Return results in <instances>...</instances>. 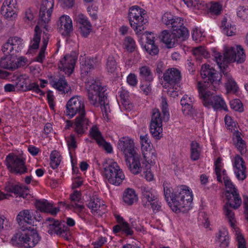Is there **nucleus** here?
<instances>
[{
	"label": "nucleus",
	"instance_id": "f257e3e1",
	"mask_svg": "<svg viewBox=\"0 0 248 248\" xmlns=\"http://www.w3.org/2000/svg\"><path fill=\"white\" fill-rule=\"evenodd\" d=\"M214 58L226 78L225 87L227 92L235 93L238 87L236 82L227 70L228 64L234 62L240 63L243 62L246 59L243 49L240 46L236 47L231 46L225 49L223 56L220 53H215Z\"/></svg>",
	"mask_w": 248,
	"mask_h": 248
},
{
	"label": "nucleus",
	"instance_id": "f03ea898",
	"mask_svg": "<svg viewBox=\"0 0 248 248\" xmlns=\"http://www.w3.org/2000/svg\"><path fill=\"white\" fill-rule=\"evenodd\" d=\"M86 88L90 103L95 107H100L104 118L108 120L110 112L106 87L102 86L99 81L90 77L86 81Z\"/></svg>",
	"mask_w": 248,
	"mask_h": 248
},
{
	"label": "nucleus",
	"instance_id": "7ed1b4c3",
	"mask_svg": "<svg viewBox=\"0 0 248 248\" xmlns=\"http://www.w3.org/2000/svg\"><path fill=\"white\" fill-rule=\"evenodd\" d=\"M65 115L73 118L78 116L75 120V131L78 134L82 135L88 129L89 120L86 117L85 105L78 97H73L67 103Z\"/></svg>",
	"mask_w": 248,
	"mask_h": 248
},
{
	"label": "nucleus",
	"instance_id": "20e7f679",
	"mask_svg": "<svg viewBox=\"0 0 248 248\" xmlns=\"http://www.w3.org/2000/svg\"><path fill=\"white\" fill-rule=\"evenodd\" d=\"M118 148L124 155L126 164L130 171L134 174L141 172L140 155L136 152L133 140L127 137L121 138Z\"/></svg>",
	"mask_w": 248,
	"mask_h": 248
},
{
	"label": "nucleus",
	"instance_id": "39448f33",
	"mask_svg": "<svg viewBox=\"0 0 248 248\" xmlns=\"http://www.w3.org/2000/svg\"><path fill=\"white\" fill-rule=\"evenodd\" d=\"M54 7V0H42L41 5L39 17L37 25L35 27L34 34L32 39V49L38 48L41 40L40 28L46 30L47 24L50 20V16Z\"/></svg>",
	"mask_w": 248,
	"mask_h": 248
},
{
	"label": "nucleus",
	"instance_id": "423d86ee",
	"mask_svg": "<svg viewBox=\"0 0 248 248\" xmlns=\"http://www.w3.org/2000/svg\"><path fill=\"white\" fill-rule=\"evenodd\" d=\"M201 75L203 82L198 83L199 93L210 90L216 91L219 87L221 76L210 65H203L201 69Z\"/></svg>",
	"mask_w": 248,
	"mask_h": 248
},
{
	"label": "nucleus",
	"instance_id": "0eeeda50",
	"mask_svg": "<svg viewBox=\"0 0 248 248\" xmlns=\"http://www.w3.org/2000/svg\"><path fill=\"white\" fill-rule=\"evenodd\" d=\"M225 196L227 202L224 205V213L232 227H234V213L231 208L237 209L239 208L242 203V200L238 190L230 192H225Z\"/></svg>",
	"mask_w": 248,
	"mask_h": 248
},
{
	"label": "nucleus",
	"instance_id": "6e6552de",
	"mask_svg": "<svg viewBox=\"0 0 248 248\" xmlns=\"http://www.w3.org/2000/svg\"><path fill=\"white\" fill-rule=\"evenodd\" d=\"M146 11L138 6L130 8L128 13V19L131 27L138 33L143 30V26L148 23Z\"/></svg>",
	"mask_w": 248,
	"mask_h": 248
},
{
	"label": "nucleus",
	"instance_id": "1a4fd4ad",
	"mask_svg": "<svg viewBox=\"0 0 248 248\" xmlns=\"http://www.w3.org/2000/svg\"><path fill=\"white\" fill-rule=\"evenodd\" d=\"M104 166V175L108 182L113 185L119 186L124 179V175L115 162L106 164Z\"/></svg>",
	"mask_w": 248,
	"mask_h": 248
},
{
	"label": "nucleus",
	"instance_id": "9d476101",
	"mask_svg": "<svg viewBox=\"0 0 248 248\" xmlns=\"http://www.w3.org/2000/svg\"><path fill=\"white\" fill-rule=\"evenodd\" d=\"M164 196L166 201L173 211L176 212L185 207L186 203L184 200L185 196L181 191L174 193L172 189L164 187Z\"/></svg>",
	"mask_w": 248,
	"mask_h": 248
},
{
	"label": "nucleus",
	"instance_id": "9b49d317",
	"mask_svg": "<svg viewBox=\"0 0 248 248\" xmlns=\"http://www.w3.org/2000/svg\"><path fill=\"white\" fill-rule=\"evenodd\" d=\"M47 224V232L52 235L55 234L61 236L65 240H69L70 233L68 227L64 224V222L55 220L53 218L47 217L44 222Z\"/></svg>",
	"mask_w": 248,
	"mask_h": 248
},
{
	"label": "nucleus",
	"instance_id": "f8f14e48",
	"mask_svg": "<svg viewBox=\"0 0 248 248\" xmlns=\"http://www.w3.org/2000/svg\"><path fill=\"white\" fill-rule=\"evenodd\" d=\"M199 96L202 100V103L204 106L212 107L215 109H223L226 111H228L227 105L221 96L212 95L209 91L200 93Z\"/></svg>",
	"mask_w": 248,
	"mask_h": 248
},
{
	"label": "nucleus",
	"instance_id": "ddd939ff",
	"mask_svg": "<svg viewBox=\"0 0 248 248\" xmlns=\"http://www.w3.org/2000/svg\"><path fill=\"white\" fill-rule=\"evenodd\" d=\"M5 161L6 166L11 173L22 175L27 172L25 159L22 157L10 154L6 156Z\"/></svg>",
	"mask_w": 248,
	"mask_h": 248
},
{
	"label": "nucleus",
	"instance_id": "4468645a",
	"mask_svg": "<svg viewBox=\"0 0 248 248\" xmlns=\"http://www.w3.org/2000/svg\"><path fill=\"white\" fill-rule=\"evenodd\" d=\"M28 62L27 58L24 57L17 58L14 53L3 57L0 60V67L4 69L14 70L19 67L25 66Z\"/></svg>",
	"mask_w": 248,
	"mask_h": 248
},
{
	"label": "nucleus",
	"instance_id": "2eb2a0df",
	"mask_svg": "<svg viewBox=\"0 0 248 248\" xmlns=\"http://www.w3.org/2000/svg\"><path fill=\"white\" fill-rule=\"evenodd\" d=\"M162 118L158 109L154 108L152 110L150 122V132L156 139H159L162 132Z\"/></svg>",
	"mask_w": 248,
	"mask_h": 248
},
{
	"label": "nucleus",
	"instance_id": "dca6fc26",
	"mask_svg": "<svg viewBox=\"0 0 248 248\" xmlns=\"http://www.w3.org/2000/svg\"><path fill=\"white\" fill-rule=\"evenodd\" d=\"M16 79L17 82H16V86L18 89L24 92L32 90L33 92L41 95L44 94L43 91L39 88L37 83L30 82L28 76L26 75H20L17 77Z\"/></svg>",
	"mask_w": 248,
	"mask_h": 248
},
{
	"label": "nucleus",
	"instance_id": "f3484780",
	"mask_svg": "<svg viewBox=\"0 0 248 248\" xmlns=\"http://www.w3.org/2000/svg\"><path fill=\"white\" fill-rule=\"evenodd\" d=\"M16 221L22 231L29 230L33 223V213L27 209L20 211L16 217Z\"/></svg>",
	"mask_w": 248,
	"mask_h": 248
},
{
	"label": "nucleus",
	"instance_id": "a211bd4d",
	"mask_svg": "<svg viewBox=\"0 0 248 248\" xmlns=\"http://www.w3.org/2000/svg\"><path fill=\"white\" fill-rule=\"evenodd\" d=\"M81 193L75 190L70 195V203L68 204L63 202H61L59 203L65 206L66 209H73L75 211L81 212L84 208V206L81 204Z\"/></svg>",
	"mask_w": 248,
	"mask_h": 248
},
{
	"label": "nucleus",
	"instance_id": "6ab92c4d",
	"mask_svg": "<svg viewBox=\"0 0 248 248\" xmlns=\"http://www.w3.org/2000/svg\"><path fill=\"white\" fill-rule=\"evenodd\" d=\"M77 58L74 55H66L60 61L58 64L59 69L70 76L73 72L76 64Z\"/></svg>",
	"mask_w": 248,
	"mask_h": 248
},
{
	"label": "nucleus",
	"instance_id": "aec40b11",
	"mask_svg": "<svg viewBox=\"0 0 248 248\" xmlns=\"http://www.w3.org/2000/svg\"><path fill=\"white\" fill-rule=\"evenodd\" d=\"M59 31L63 36H69L73 31L72 21L70 17L66 15L62 16L57 22Z\"/></svg>",
	"mask_w": 248,
	"mask_h": 248
},
{
	"label": "nucleus",
	"instance_id": "412c9836",
	"mask_svg": "<svg viewBox=\"0 0 248 248\" xmlns=\"http://www.w3.org/2000/svg\"><path fill=\"white\" fill-rule=\"evenodd\" d=\"M233 170L237 178L244 180L246 178V167L244 159L239 155L234 158Z\"/></svg>",
	"mask_w": 248,
	"mask_h": 248
},
{
	"label": "nucleus",
	"instance_id": "4be33fe9",
	"mask_svg": "<svg viewBox=\"0 0 248 248\" xmlns=\"http://www.w3.org/2000/svg\"><path fill=\"white\" fill-rule=\"evenodd\" d=\"M88 207L91 210L92 213L102 216L105 213V206L101 204L100 199L96 196H93L87 203Z\"/></svg>",
	"mask_w": 248,
	"mask_h": 248
},
{
	"label": "nucleus",
	"instance_id": "5701e85b",
	"mask_svg": "<svg viewBox=\"0 0 248 248\" xmlns=\"http://www.w3.org/2000/svg\"><path fill=\"white\" fill-rule=\"evenodd\" d=\"M164 80L170 85L178 83L181 79V73L175 68L167 70L163 75Z\"/></svg>",
	"mask_w": 248,
	"mask_h": 248
},
{
	"label": "nucleus",
	"instance_id": "b1692460",
	"mask_svg": "<svg viewBox=\"0 0 248 248\" xmlns=\"http://www.w3.org/2000/svg\"><path fill=\"white\" fill-rule=\"evenodd\" d=\"M35 206L41 212L49 213L52 215H56L59 211V208H53L52 204L46 200L36 201Z\"/></svg>",
	"mask_w": 248,
	"mask_h": 248
},
{
	"label": "nucleus",
	"instance_id": "393cba45",
	"mask_svg": "<svg viewBox=\"0 0 248 248\" xmlns=\"http://www.w3.org/2000/svg\"><path fill=\"white\" fill-rule=\"evenodd\" d=\"M145 33L147 35V41L144 46L146 51L152 56L158 54L159 48L155 44V37L153 36L152 32L146 31Z\"/></svg>",
	"mask_w": 248,
	"mask_h": 248
},
{
	"label": "nucleus",
	"instance_id": "a878e982",
	"mask_svg": "<svg viewBox=\"0 0 248 248\" xmlns=\"http://www.w3.org/2000/svg\"><path fill=\"white\" fill-rule=\"evenodd\" d=\"M173 34L172 31L170 33L167 30H164L162 31L160 38L162 42H163L168 48H171L174 46L177 40Z\"/></svg>",
	"mask_w": 248,
	"mask_h": 248
},
{
	"label": "nucleus",
	"instance_id": "bb28decb",
	"mask_svg": "<svg viewBox=\"0 0 248 248\" xmlns=\"http://www.w3.org/2000/svg\"><path fill=\"white\" fill-rule=\"evenodd\" d=\"M40 237L36 232H31L27 233L25 241L24 248H31L34 247L40 240Z\"/></svg>",
	"mask_w": 248,
	"mask_h": 248
},
{
	"label": "nucleus",
	"instance_id": "cd10ccee",
	"mask_svg": "<svg viewBox=\"0 0 248 248\" xmlns=\"http://www.w3.org/2000/svg\"><path fill=\"white\" fill-rule=\"evenodd\" d=\"M53 86L64 94L71 92V87L68 84L64 77L60 78L57 81L54 82Z\"/></svg>",
	"mask_w": 248,
	"mask_h": 248
},
{
	"label": "nucleus",
	"instance_id": "c85d7f7f",
	"mask_svg": "<svg viewBox=\"0 0 248 248\" xmlns=\"http://www.w3.org/2000/svg\"><path fill=\"white\" fill-rule=\"evenodd\" d=\"M138 200V197L134 189L128 188L123 194V201L127 205H131Z\"/></svg>",
	"mask_w": 248,
	"mask_h": 248
},
{
	"label": "nucleus",
	"instance_id": "c756f323",
	"mask_svg": "<svg viewBox=\"0 0 248 248\" xmlns=\"http://www.w3.org/2000/svg\"><path fill=\"white\" fill-rule=\"evenodd\" d=\"M142 195L143 205L145 207L148 206V203L157 198L152 190L145 187L142 188Z\"/></svg>",
	"mask_w": 248,
	"mask_h": 248
},
{
	"label": "nucleus",
	"instance_id": "7c9ffc66",
	"mask_svg": "<svg viewBox=\"0 0 248 248\" xmlns=\"http://www.w3.org/2000/svg\"><path fill=\"white\" fill-rule=\"evenodd\" d=\"M26 233L18 232L15 234L12 237L10 243L15 246L24 247L25 241L26 237Z\"/></svg>",
	"mask_w": 248,
	"mask_h": 248
},
{
	"label": "nucleus",
	"instance_id": "2f4dec72",
	"mask_svg": "<svg viewBox=\"0 0 248 248\" xmlns=\"http://www.w3.org/2000/svg\"><path fill=\"white\" fill-rule=\"evenodd\" d=\"M217 238L220 243V246L223 248H227L229 244V238L227 230L224 228L219 230Z\"/></svg>",
	"mask_w": 248,
	"mask_h": 248
},
{
	"label": "nucleus",
	"instance_id": "473e14b6",
	"mask_svg": "<svg viewBox=\"0 0 248 248\" xmlns=\"http://www.w3.org/2000/svg\"><path fill=\"white\" fill-rule=\"evenodd\" d=\"M5 190L24 198V190L22 186L13 184H8L5 187Z\"/></svg>",
	"mask_w": 248,
	"mask_h": 248
},
{
	"label": "nucleus",
	"instance_id": "72a5a7b5",
	"mask_svg": "<svg viewBox=\"0 0 248 248\" xmlns=\"http://www.w3.org/2000/svg\"><path fill=\"white\" fill-rule=\"evenodd\" d=\"M95 64V59L93 58H87L84 64L81 66V74L82 77L88 75L89 70L93 68Z\"/></svg>",
	"mask_w": 248,
	"mask_h": 248
},
{
	"label": "nucleus",
	"instance_id": "f704fd0d",
	"mask_svg": "<svg viewBox=\"0 0 248 248\" xmlns=\"http://www.w3.org/2000/svg\"><path fill=\"white\" fill-rule=\"evenodd\" d=\"M48 40L49 35L46 33L44 32L42 40L43 45L38 56L36 58V61L42 62L45 58V52L48 44Z\"/></svg>",
	"mask_w": 248,
	"mask_h": 248
},
{
	"label": "nucleus",
	"instance_id": "c9c22d12",
	"mask_svg": "<svg viewBox=\"0 0 248 248\" xmlns=\"http://www.w3.org/2000/svg\"><path fill=\"white\" fill-rule=\"evenodd\" d=\"M140 76L141 80L148 82L153 80V77L150 68L146 66H143L140 68Z\"/></svg>",
	"mask_w": 248,
	"mask_h": 248
},
{
	"label": "nucleus",
	"instance_id": "e433bc0d",
	"mask_svg": "<svg viewBox=\"0 0 248 248\" xmlns=\"http://www.w3.org/2000/svg\"><path fill=\"white\" fill-rule=\"evenodd\" d=\"M15 7L14 4L7 6H2L0 11L2 15H4L6 18H15L16 16V12L15 10Z\"/></svg>",
	"mask_w": 248,
	"mask_h": 248
},
{
	"label": "nucleus",
	"instance_id": "4c0bfd02",
	"mask_svg": "<svg viewBox=\"0 0 248 248\" xmlns=\"http://www.w3.org/2000/svg\"><path fill=\"white\" fill-rule=\"evenodd\" d=\"M120 96L121 103L126 110H130L133 108V105L130 104L128 100V92L125 90H122L120 92Z\"/></svg>",
	"mask_w": 248,
	"mask_h": 248
},
{
	"label": "nucleus",
	"instance_id": "58836bf2",
	"mask_svg": "<svg viewBox=\"0 0 248 248\" xmlns=\"http://www.w3.org/2000/svg\"><path fill=\"white\" fill-rule=\"evenodd\" d=\"M50 166L53 169H56L60 164L61 161V155L58 151H53L50 156Z\"/></svg>",
	"mask_w": 248,
	"mask_h": 248
},
{
	"label": "nucleus",
	"instance_id": "ea45409f",
	"mask_svg": "<svg viewBox=\"0 0 248 248\" xmlns=\"http://www.w3.org/2000/svg\"><path fill=\"white\" fill-rule=\"evenodd\" d=\"M200 155L199 144L195 141L191 143V158L193 160H197Z\"/></svg>",
	"mask_w": 248,
	"mask_h": 248
},
{
	"label": "nucleus",
	"instance_id": "a19ab883",
	"mask_svg": "<svg viewBox=\"0 0 248 248\" xmlns=\"http://www.w3.org/2000/svg\"><path fill=\"white\" fill-rule=\"evenodd\" d=\"M116 218L117 222L120 225H122L123 231L127 235H132L133 232L131 230L130 225L127 222L124 221L123 218L119 215L116 216Z\"/></svg>",
	"mask_w": 248,
	"mask_h": 248
},
{
	"label": "nucleus",
	"instance_id": "79ce46f5",
	"mask_svg": "<svg viewBox=\"0 0 248 248\" xmlns=\"http://www.w3.org/2000/svg\"><path fill=\"white\" fill-rule=\"evenodd\" d=\"M142 155L145 161L149 164H153L155 163L156 158V154L154 150L148 149L147 151L142 152Z\"/></svg>",
	"mask_w": 248,
	"mask_h": 248
},
{
	"label": "nucleus",
	"instance_id": "37998d69",
	"mask_svg": "<svg viewBox=\"0 0 248 248\" xmlns=\"http://www.w3.org/2000/svg\"><path fill=\"white\" fill-rule=\"evenodd\" d=\"M172 33L175 35L177 40L179 38L185 39L188 36V31L187 29L184 26L182 28L176 29L172 31Z\"/></svg>",
	"mask_w": 248,
	"mask_h": 248
},
{
	"label": "nucleus",
	"instance_id": "c03bdc74",
	"mask_svg": "<svg viewBox=\"0 0 248 248\" xmlns=\"http://www.w3.org/2000/svg\"><path fill=\"white\" fill-rule=\"evenodd\" d=\"M124 45L126 50L130 53L134 51L136 47L135 41L130 36L125 37L124 40Z\"/></svg>",
	"mask_w": 248,
	"mask_h": 248
},
{
	"label": "nucleus",
	"instance_id": "a18cd8bd",
	"mask_svg": "<svg viewBox=\"0 0 248 248\" xmlns=\"http://www.w3.org/2000/svg\"><path fill=\"white\" fill-rule=\"evenodd\" d=\"M235 147L242 155L246 152V144L244 140H242L239 133L236 135Z\"/></svg>",
	"mask_w": 248,
	"mask_h": 248
},
{
	"label": "nucleus",
	"instance_id": "49530a36",
	"mask_svg": "<svg viewBox=\"0 0 248 248\" xmlns=\"http://www.w3.org/2000/svg\"><path fill=\"white\" fill-rule=\"evenodd\" d=\"M221 27L223 28V33L226 35L231 36L234 34L235 28L232 25L229 26V24L227 25V19L226 18H224L222 21Z\"/></svg>",
	"mask_w": 248,
	"mask_h": 248
},
{
	"label": "nucleus",
	"instance_id": "de8ad7c7",
	"mask_svg": "<svg viewBox=\"0 0 248 248\" xmlns=\"http://www.w3.org/2000/svg\"><path fill=\"white\" fill-rule=\"evenodd\" d=\"M90 134L91 137L94 139L97 144L101 142L102 139H104L101 133L96 125H93L90 130Z\"/></svg>",
	"mask_w": 248,
	"mask_h": 248
},
{
	"label": "nucleus",
	"instance_id": "09e8293b",
	"mask_svg": "<svg viewBox=\"0 0 248 248\" xmlns=\"http://www.w3.org/2000/svg\"><path fill=\"white\" fill-rule=\"evenodd\" d=\"M107 69L108 72L113 73L117 68V63L112 56H108L107 61Z\"/></svg>",
	"mask_w": 248,
	"mask_h": 248
},
{
	"label": "nucleus",
	"instance_id": "8fccbe9b",
	"mask_svg": "<svg viewBox=\"0 0 248 248\" xmlns=\"http://www.w3.org/2000/svg\"><path fill=\"white\" fill-rule=\"evenodd\" d=\"M230 106L232 109L236 111L242 112L244 110L243 104L239 99H233L230 102Z\"/></svg>",
	"mask_w": 248,
	"mask_h": 248
},
{
	"label": "nucleus",
	"instance_id": "3c124183",
	"mask_svg": "<svg viewBox=\"0 0 248 248\" xmlns=\"http://www.w3.org/2000/svg\"><path fill=\"white\" fill-rule=\"evenodd\" d=\"M149 206L151 207L154 213H156L161 210V202H159L157 198L152 201L150 203H148V206H146V207L149 208Z\"/></svg>",
	"mask_w": 248,
	"mask_h": 248
},
{
	"label": "nucleus",
	"instance_id": "603ef678",
	"mask_svg": "<svg viewBox=\"0 0 248 248\" xmlns=\"http://www.w3.org/2000/svg\"><path fill=\"white\" fill-rule=\"evenodd\" d=\"M140 143L141 145L142 152L151 149L150 141L149 140L148 135L140 136Z\"/></svg>",
	"mask_w": 248,
	"mask_h": 248
},
{
	"label": "nucleus",
	"instance_id": "864d4df0",
	"mask_svg": "<svg viewBox=\"0 0 248 248\" xmlns=\"http://www.w3.org/2000/svg\"><path fill=\"white\" fill-rule=\"evenodd\" d=\"M162 112L163 114V119L165 121H168L169 119V113L168 110V105L166 98L162 97Z\"/></svg>",
	"mask_w": 248,
	"mask_h": 248
},
{
	"label": "nucleus",
	"instance_id": "5fc2aeb1",
	"mask_svg": "<svg viewBox=\"0 0 248 248\" xmlns=\"http://www.w3.org/2000/svg\"><path fill=\"white\" fill-rule=\"evenodd\" d=\"M175 17L176 16L172 15L170 13L167 12L163 15L162 17V22L169 28Z\"/></svg>",
	"mask_w": 248,
	"mask_h": 248
},
{
	"label": "nucleus",
	"instance_id": "6e6d98bb",
	"mask_svg": "<svg viewBox=\"0 0 248 248\" xmlns=\"http://www.w3.org/2000/svg\"><path fill=\"white\" fill-rule=\"evenodd\" d=\"M11 228V223L4 216L0 217V232L3 230H9Z\"/></svg>",
	"mask_w": 248,
	"mask_h": 248
},
{
	"label": "nucleus",
	"instance_id": "4d7b16f0",
	"mask_svg": "<svg viewBox=\"0 0 248 248\" xmlns=\"http://www.w3.org/2000/svg\"><path fill=\"white\" fill-rule=\"evenodd\" d=\"M2 51L6 55L14 53V56H15L14 51H15V49L8 40H7L6 43L3 45Z\"/></svg>",
	"mask_w": 248,
	"mask_h": 248
},
{
	"label": "nucleus",
	"instance_id": "13d9d810",
	"mask_svg": "<svg viewBox=\"0 0 248 248\" xmlns=\"http://www.w3.org/2000/svg\"><path fill=\"white\" fill-rule=\"evenodd\" d=\"M183 26H184L183 18L176 16L169 28L171 29L172 31L176 29H178V28H182Z\"/></svg>",
	"mask_w": 248,
	"mask_h": 248
},
{
	"label": "nucleus",
	"instance_id": "bf43d9fd",
	"mask_svg": "<svg viewBox=\"0 0 248 248\" xmlns=\"http://www.w3.org/2000/svg\"><path fill=\"white\" fill-rule=\"evenodd\" d=\"M8 40L10 43L12 44V46H13V47L15 49V52L18 51L17 49L22 43V39L18 37L15 36L10 37Z\"/></svg>",
	"mask_w": 248,
	"mask_h": 248
},
{
	"label": "nucleus",
	"instance_id": "052dcab7",
	"mask_svg": "<svg viewBox=\"0 0 248 248\" xmlns=\"http://www.w3.org/2000/svg\"><path fill=\"white\" fill-rule=\"evenodd\" d=\"M223 180L224 185L226 188V190L225 191L231 192L233 191V190H238L228 176L223 177Z\"/></svg>",
	"mask_w": 248,
	"mask_h": 248
},
{
	"label": "nucleus",
	"instance_id": "680f3d73",
	"mask_svg": "<svg viewBox=\"0 0 248 248\" xmlns=\"http://www.w3.org/2000/svg\"><path fill=\"white\" fill-rule=\"evenodd\" d=\"M210 12L212 14L216 15L220 14L222 10V5L218 2H211L210 8Z\"/></svg>",
	"mask_w": 248,
	"mask_h": 248
},
{
	"label": "nucleus",
	"instance_id": "e2e57ef3",
	"mask_svg": "<svg viewBox=\"0 0 248 248\" xmlns=\"http://www.w3.org/2000/svg\"><path fill=\"white\" fill-rule=\"evenodd\" d=\"M237 16L240 18L245 20L248 18V7L241 6L238 7L237 12Z\"/></svg>",
	"mask_w": 248,
	"mask_h": 248
},
{
	"label": "nucleus",
	"instance_id": "0e129e2a",
	"mask_svg": "<svg viewBox=\"0 0 248 248\" xmlns=\"http://www.w3.org/2000/svg\"><path fill=\"white\" fill-rule=\"evenodd\" d=\"M192 52L193 55L195 56L202 55L205 57H207L208 55V52L202 46H199L194 48Z\"/></svg>",
	"mask_w": 248,
	"mask_h": 248
},
{
	"label": "nucleus",
	"instance_id": "69168bd1",
	"mask_svg": "<svg viewBox=\"0 0 248 248\" xmlns=\"http://www.w3.org/2000/svg\"><path fill=\"white\" fill-rule=\"evenodd\" d=\"M180 191L181 193H184L183 194L185 196L184 200L185 201L186 205L192 202L193 200V195L191 192H190L188 189L186 190L182 188L181 189Z\"/></svg>",
	"mask_w": 248,
	"mask_h": 248
},
{
	"label": "nucleus",
	"instance_id": "338daca9",
	"mask_svg": "<svg viewBox=\"0 0 248 248\" xmlns=\"http://www.w3.org/2000/svg\"><path fill=\"white\" fill-rule=\"evenodd\" d=\"M182 111L185 115H191L194 112V109L193 108V105L188 104L187 105H182Z\"/></svg>",
	"mask_w": 248,
	"mask_h": 248
},
{
	"label": "nucleus",
	"instance_id": "774afa93",
	"mask_svg": "<svg viewBox=\"0 0 248 248\" xmlns=\"http://www.w3.org/2000/svg\"><path fill=\"white\" fill-rule=\"evenodd\" d=\"M79 29L81 35L86 37L92 31V25L91 24H87V26L86 27H79Z\"/></svg>",
	"mask_w": 248,
	"mask_h": 248
}]
</instances>
